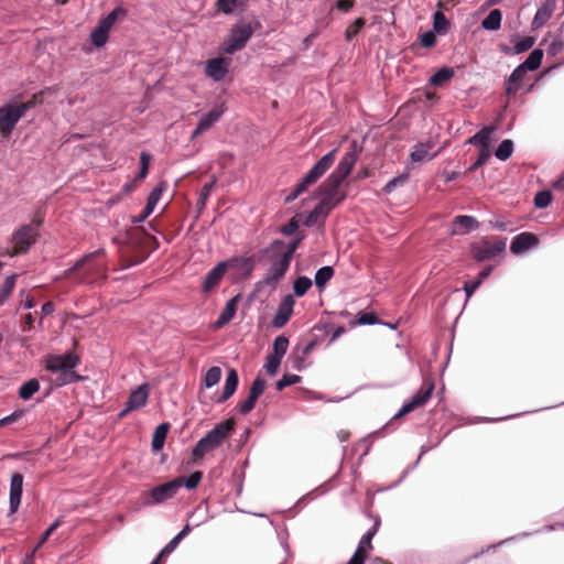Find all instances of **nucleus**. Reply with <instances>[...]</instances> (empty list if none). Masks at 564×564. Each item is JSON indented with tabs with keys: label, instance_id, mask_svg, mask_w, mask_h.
Segmentation results:
<instances>
[{
	"label": "nucleus",
	"instance_id": "nucleus-1",
	"mask_svg": "<svg viewBox=\"0 0 564 564\" xmlns=\"http://www.w3.org/2000/svg\"><path fill=\"white\" fill-rule=\"evenodd\" d=\"M283 248L284 241L275 239L260 251L261 258L270 263L264 276V282L268 285H275L282 280L290 267L291 260L284 254Z\"/></svg>",
	"mask_w": 564,
	"mask_h": 564
},
{
	"label": "nucleus",
	"instance_id": "nucleus-2",
	"mask_svg": "<svg viewBox=\"0 0 564 564\" xmlns=\"http://www.w3.org/2000/svg\"><path fill=\"white\" fill-rule=\"evenodd\" d=\"M79 357L74 352L65 355H50L45 358V367L48 371L61 372L57 378L58 384L76 382L83 379L73 369L78 365Z\"/></svg>",
	"mask_w": 564,
	"mask_h": 564
},
{
	"label": "nucleus",
	"instance_id": "nucleus-3",
	"mask_svg": "<svg viewBox=\"0 0 564 564\" xmlns=\"http://www.w3.org/2000/svg\"><path fill=\"white\" fill-rule=\"evenodd\" d=\"M337 150L334 149L327 154H325L322 159H319L314 166L308 171L302 182L296 186L293 193L285 197V203H291L296 199L302 193L307 191V188L315 184L334 164L336 159Z\"/></svg>",
	"mask_w": 564,
	"mask_h": 564
},
{
	"label": "nucleus",
	"instance_id": "nucleus-4",
	"mask_svg": "<svg viewBox=\"0 0 564 564\" xmlns=\"http://www.w3.org/2000/svg\"><path fill=\"white\" fill-rule=\"evenodd\" d=\"M235 431V425H215L205 437L200 438L193 448V459L199 460L206 454L215 451Z\"/></svg>",
	"mask_w": 564,
	"mask_h": 564
},
{
	"label": "nucleus",
	"instance_id": "nucleus-5",
	"mask_svg": "<svg viewBox=\"0 0 564 564\" xmlns=\"http://www.w3.org/2000/svg\"><path fill=\"white\" fill-rule=\"evenodd\" d=\"M42 220H36L35 224L21 226L12 236L13 249L1 252V256L14 257L25 253L29 248L35 243L39 232L37 228L41 226Z\"/></svg>",
	"mask_w": 564,
	"mask_h": 564
},
{
	"label": "nucleus",
	"instance_id": "nucleus-6",
	"mask_svg": "<svg viewBox=\"0 0 564 564\" xmlns=\"http://www.w3.org/2000/svg\"><path fill=\"white\" fill-rule=\"evenodd\" d=\"M343 182L344 181L341 178L330 174L326 181L319 185L316 193L322 196L319 202L322 206L332 210L336 205L344 200L346 194L339 189Z\"/></svg>",
	"mask_w": 564,
	"mask_h": 564
},
{
	"label": "nucleus",
	"instance_id": "nucleus-7",
	"mask_svg": "<svg viewBox=\"0 0 564 564\" xmlns=\"http://www.w3.org/2000/svg\"><path fill=\"white\" fill-rule=\"evenodd\" d=\"M126 9L118 7L113 9L106 18L101 19L98 25L94 29L90 34L91 42L95 46L101 47L104 46L109 36V31L116 23L119 18H123L126 15Z\"/></svg>",
	"mask_w": 564,
	"mask_h": 564
},
{
	"label": "nucleus",
	"instance_id": "nucleus-8",
	"mask_svg": "<svg viewBox=\"0 0 564 564\" xmlns=\"http://www.w3.org/2000/svg\"><path fill=\"white\" fill-rule=\"evenodd\" d=\"M253 34V28L250 23H237L229 32V35L225 42L224 52L227 54H234L245 47L249 39Z\"/></svg>",
	"mask_w": 564,
	"mask_h": 564
},
{
	"label": "nucleus",
	"instance_id": "nucleus-9",
	"mask_svg": "<svg viewBox=\"0 0 564 564\" xmlns=\"http://www.w3.org/2000/svg\"><path fill=\"white\" fill-rule=\"evenodd\" d=\"M506 250V241L499 237L484 238L471 246V254L475 260L481 262L490 260Z\"/></svg>",
	"mask_w": 564,
	"mask_h": 564
},
{
	"label": "nucleus",
	"instance_id": "nucleus-10",
	"mask_svg": "<svg viewBox=\"0 0 564 564\" xmlns=\"http://www.w3.org/2000/svg\"><path fill=\"white\" fill-rule=\"evenodd\" d=\"M25 108L19 104H9L0 108V132L3 138L11 134L17 122L25 115Z\"/></svg>",
	"mask_w": 564,
	"mask_h": 564
},
{
	"label": "nucleus",
	"instance_id": "nucleus-11",
	"mask_svg": "<svg viewBox=\"0 0 564 564\" xmlns=\"http://www.w3.org/2000/svg\"><path fill=\"white\" fill-rule=\"evenodd\" d=\"M434 383L425 381L422 388L412 397L411 400L405 402L398 413L394 414L393 420H399L405 414L423 406L432 395Z\"/></svg>",
	"mask_w": 564,
	"mask_h": 564
},
{
	"label": "nucleus",
	"instance_id": "nucleus-12",
	"mask_svg": "<svg viewBox=\"0 0 564 564\" xmlns=\"http://www.w3.org/2000/svg\"><path fill=\"white\" fill-rule=\"evenodd\" d=\"M434 383L425 381L422 388L412 397L411 400L405 402L398 413L394 414L393 420H399L405 414L423 406L432 395Z\"/></svg>",
	"mask_w": 564,
	"mask_h": 564
},
{
	"label": "nucleus",
	"instance_id": "nucleus-13",
	"mask_svg": "<svg viewBox=\"0 0 564 564\" xmlns=\"http://www.w3.org/2000/svg\"><path fill=\"white\" fill-rule=\"evenodd\" d=\"M434 383L425 381L422 388L412 397L411 400L405 402L398 413L394 414L393 420H399L405 414L423 406L432 395Z\"/></svg>",
	"mask_w": 564,
	"mask_h": 564
},
{
	"label": "nucleus",
	"instance_id": "nucleus-14",
	"mask_svg": "<svg viewBox=\"0 0 564 564\" xmlns=\"http://www.w3.org/2000/svg\"><path fill=\"white\" fill-rule=\"evenodd\" d=\"M183 486V477H177L171 481L159 485L151 489L150 499L147 500V505H156L173 498L178 489Z\"/></svg>",
	"mask_w": 564,
	"mask_h": 564
},
{
	"label": "nucleus",
	"instance_id": "nucleus-15",
	"mask_svg": "<svg viewBox=\"0 0 564 564\" xmlns=\"http://www.w3.org/2000/svg\"><path fill=\"white\" fill-rule=\"evenodd\" d=\"M380 521L376 520L373 527L360 539L357 550L355 551L354 555L351 556L347 564H365L369 551L372 550L371 541L375 534L377 533Z\"/></svg>",
	"mask_w": 564,
	"mask_h": 564
},
{
	"label": "nucleus",
	"instance_id": "nucleus-16",
	"mask_svg": "<svg viewBox=\"0 0 564 564\" xmlns=\"http://www.w3.org/2000/svg\"><path fill=\"white\" fill-rule=\"evenodd\" d=\"M360 152L361 148L358 145L357 141H352L350 143L349 151L346 152L344 158L340 160L338 166L332 174L344 181L354 169L356 162L358 161Z\"/></svg>",
	"mask_w": 564,
	"mask_h": 564
},
{
	"label": "nucleus",
	"instance_id": "nucleus-17",
	"mask_svg": "<svg viewBox=\"0 0 564 564\" xmlns=\"http://www.w3.org/2000/svg\"><path fill=\"white\" fill-rule=\"evenodd\" d=\"M150 393V386L148 383H143L139 386L135 390H133L127 401L126 408L118 414L119 419H122L126 413L132 410L140 409L145 405Z\"/></svg>",
	"mask_w": 564,
	"mask_h": 564
},
{
	"label": "nucleus",
	"instance_id": "nucleus-18",
	"mask_svg": "<svg viewBox=\"0 0 564 564\" xmlns=\"http://www.w3.org/2000/svg\"><path fill=\"white\" fill-rule=\"evenodd\" d=\"M234 263V260L231 261H221L219 262L208 274L206 275L203 285L202 291L204 293H209L213 290H215L223 278L225 276L227 270L229 267H231Z\"/></svg>",
	"mask_w": 564,
	"mask_h": 564
},
{
	"label": "nucleus",
	"instance_id": "nucleus-19",
	"mask_svg": "<svg viewBox=\"0 0 564 564\" xmlns=\"http://www.w3.org/2000/svg\"><path fill=\"white\" fill-rule=\"evenodd\" d=\"M265 386H267L265 380L260 376H258L253 380V382L250 387L248 398L238 405V410L240 413L247 414L253 410L258 398L264 392Z\"/></svg>",
	"mask_w": 564,
	"mask_h": 564
},
{
	"label": "nucleus",
	"instance_id": "nucleus-20",
	"mask_svg": "<svg viewBox=\"0 0 564 564\" xmlns=\"http://www.w3.org/2000/svg\"><path fill=\"white\" fill-rule=\"evenodd\" d=\"M105 251L102 249L94 251L91 253L85 254L79 260L76 261V263L64 271L63 275L57 278V280L64 278V279H75L76 283H84L86 281V274L76 275L78 271H80L87 263H89L93 259L104 256Z\"/></svg>",
	"mask_w": 564,
	"mask_h": 564
},
{
	"label": "nucleus",
	"instance_id": "nucleus-21",
	"mask_svg": "<svg viewBox=\"0 0 564 564\" xmlns=\"http://www.w3.org/2000/svg\"><path fill=\"white\" fill-rule=\"evenodd\" d=\"M228 64L229 62L223 57L208 59L205 67V74L215 82H219L228 73Z\"/></svg>",
	"mask_w": 564,
	"mask_h": 564
},
{
	"label": "nucleus",
	"instance_id": "nucleus-22",
	"mask_svg": "<svg viewBox=\"0 0 564 564\" xmlns=\"http://www.w3.org/2000/svg\"><path fill=\"white\" fill-rule=\"evenodd\" d=\"M23 490V476L20 473H14L10 482V511L15 513L21 503Z\"/></svg>",
	"mask_w": 564,
	"mask_h": 564
},
{
	"label": "nucleus",
	"instance_id": "nucleus-23",
	"mask_svg": "<svg viewBox=\"0 0 564 564\" xmlns=\"http://www.w3.org/2000/svg\"><path fill=\"white\" fill-rule=\"evenodd\" d=\"M539 243V238L531 232L518 235L511 242L510 250L514 254H520Z\"/></svg>",
	"mask_w": 564,
	"mask_h": 564
},
{
	"label": "nucleus",
	"instance_id": "nucleus-24",
	"mask_svg": "<svg viewBox=\"0 0 564 564\" xmlns=\"http://www.w3.org/2000/svg\"><path fill=\"white\" fill-rule=\"evenodd\" d=\"M293 305L294 300L292 295H286L279 305V308L272 319L273 326L280 328L288 323L293 312Z\"/></svg>",
	"mask_w": 564,
	"mask_h": 564
},
{
	"label": "nucleus",
	"instance_id": "nucleus-25",
	"mask_svg": "<svg viewBox=\"0 0 564 564\" xmlns=\"http://www.w3.org/2000/svg\"><path fill=\"white\" fill-rule=\"evenodd\" d=\"M555 7V0H546L536 11L532 26L534 29H539L551 17L553 13Z\"/></svg>",
	"mask_w": 564,
	"mask_h": 564
},
{
	"label": "nucleus",
	"instance_id": "nucleus-26",
	"mask_svg": "<svg viewBox=\"0 0 564 564\" xmlns=\"http://www.w3.org/2000/svg\"><path fill=\"white\" fill-rule=\"evenodd\" d=\"M476 227H477V221L474 217L462 215V216L455 217V219L453 221V228L449 234L452 236L465 234Z\"/></svg>",
	"mask_w": 564,
	"mask_h": 564
},
{
	"label": "nucleus",
	"instance_id": "nucleus-27",
	"mask_svg": "<svg viewBox=\"0 0 564 564\" xmlns=\"http://www.w3.org/2000/svg\"><path fill=\"white\" fill-rule=\"evenodd\" d=\"M162 192H163V184H160L159 186H156L155 188L152 189V192L150 193V195L148 197L147 205H145L142 214L133 220L134 223L143 221L153 212L155 205L158 204V202L162 195Z\"/></svg>",
	"mask_w": 564,
	"mask_h": 564
},
{
	"label": "nucleus",
	"instance_id": "nucleus-28",
	"mask_svg": "<svg viewBox=\"0 0 564 564\" xmlns=\"http://www.w3.org/2000/svg\"><path fill=\"white\" fill-rule=\"evenodd\" d=\"M239 297L240 295H236L226 303L224 311L215 322V327H223L234 318Z\"/></svg>",
	"mask_w": 564,
	"mask_h": 564
},
{
	"label": "nucleus",
	"instance_id": "nucleus-29",
	"mask_svg": "<svg viewBox=\"0 0 564 564\" xmlns=\"http://www.w3.org/2000/svg\"><path fill=\"white\" fill-rule=\"evenodd\" d=\"M133 246L128 245L121 249V262L122 268H129L131 265L140 263L144 259V254L140 251H135L132 254Z\"/></svg>",
	"mask_w": 564,
	"mask_h": 564
},
{
	"label": "nucleus",
	"instance_id": "nucleus-30",
	"mask_svg": "<svg viewBox=\"0 0 564 564\" xmlns=\"http://www.w3.org/2000/svg\"><path fill=\"white\" fill-rule=\"evenodd\" d=\"M433 147L434 143L432 141L416 144L414 151H412L410 154L411 160L413 162H422L434 158L437 154V152L431 155L429 154L430 150H432Z\"/></svg>",
	"mask_w": 564,
	"mask_h": 564
},
{
	"label": "nucleus",
	"instance_id": "nucleus-31",
	"mask_svg": "<svg viewBox=\"0 0 564 564\" xmlns=\"http://www.w3.org/2000/svg\"><path fill=\"white\" fill-rule=\"evenodd\" d=\"M524 75L525 70L520 65L511 73L506 82V93L508 96L514 95L518 91Z\"/></svg>",
	"mask_w": 564,
	"mask_h": 564
},
{
	"label": "nucleus",
	"instance_id": "nucleus-32",
	"mask_svg": "<svg viewBox=\"0 0 564 564\" xmlns=\"http://www.w3.org/2000/svg\"><path fill=\"white\" fill-rule=\"evenodd\" d=\"M238 381L239 379L237 371L235 369H230L226 378L223 394L219 397V402L228 400L235 393L238 386Z\"/></svg>",
	"mask_w": 564,
	"mask_h": 564
},
{
	"label": "nucleus",
	"instance_id": "nucleus-33",
	"mask_svg": "<svg viewBox=\"0 0 564 564\" xmlns=\"http://www.w3.org/2000/svg\"><path fill=\"white\" fill-rule=\"evenodd\" d=\"M494 128L491 127H485L479 132H477L475 135L469 138L468 143L479 147L480 150H484L485 148H489L490 144V134L492 132Z\"/></svg>",
	"mask_w": 564,
	"mask_h": 564
},
{
	"label": "nucleus",
	"instance_id": "nucleus-34",
	"mask_svg": "<svg viewBox=\"0 0 564 564\" xmlns=\"http://www.w3.org/2000/svg\"><path fill=\"white\" fill-rule=\"evenodd\" d=\"M170 425H158L152 437V451L158 453L160 452L165 443L166 435L169 433Z\"/></svg>",
	"mask_w": 564,
	"mask_h": 564
},
{
	"label": "nucleus",
	"instance_id": "nucleus-35",
	"mask_svg": "<svg viewBox=\"0 0 564 564\" xmlns=\"http://www.w3.org/2000/svg\"><path fill=\"white\" fill-rule=\"evenodd\" d=\"M501 19H502L501 11L499 9H494L482 20L481 26L489 31H497L501 26Z\"/></svg>",
	"mask_w": 564,
	"mask_h": 564
},
{
	"label": "nucleus",
	"instance_id": "nucleus-36",
	"mask_svg": "<svg viewBox=\"0 0 564 564\" xmlns=\"http://www.w3.org/2000/svg\"><path fill=\"white\" fill-rule=\"evenodd\" d=\"M543 57L542 50H533L527 59L520 65L523 69L527 70H535L540 67Z\"/></svg>",
	"mask_w": 564,
	"mask_h": 564
},
{
	"label": "nucleus",
	"instance_id": "nucleus-37",
	"mask_svg": "<svg viewBox=\"0 0 564 564\" xmlns=\"http://www.w3.org/2000/svg\"><path fill=\"white\" fill-rule=\"evenodd\" d=\"M55 94V88L47 87L40 93L34 94L31 99H29L26 102H21L19 106H25V112L30 110L31 108H34L36 105H41L44 100L45 96H52Z\"/></svg>",
	"mask_w": 564,
	"mask_h": 564
},
{
	"label": "nucleus",
	"instance_id": "nucleus-38",
	"mask_svg": "<svg viewBox=\"0 0 564 564\" xmlns=\"http://www.w3.org/2000/svg\"><path fill=\"white\" fill-rule=\"evenodd\" d=\"M223 115L221 108H215L209 111L207 115L203 116L198 122V130L206 131L208 130Z\"/></svg>",
	"mask_w": 564,
	"mask_h": 564
},
{
	"label": "nucleus",
	"instance_id": "nucleus-39",
	"mask_svg": "<svg viewBox=\"0 0 564 564\" xmlns=\"http://www.w3.org/2000/svg\"><path fill=\"white\" fill-rule=\"evenodd\" d=\"M330 210L326 208L325 206H322V204H317L315 208L305 217V220L303 224L307 227H311L315 225L319 217L325 218Z\"/></svg>",
	"mask_w": 564,
	"mask_h": 564
},
{
	"label": "nucleus",
	"instance_id": "nucleus-40",
	"mask_svg": "<svg viewBox=\"0 0 564 564\" xmlns=\"http://www.w3.org/2000/svg\"><path fill=\"white\" fill-rule=\"evenodd\" d=\"M454 76V69L449 67H443L437 70L431 78L430 84L433 86H442L444 83L449 80Z\"/></svg>",
	"mask_w": 564,
	"mask_h": 564
},
{
	"label": "nucleus",
	"instance_id": "nucleus-41",
	"mask_svg": "<svg viewBox=\"0 0 564 564\" xmlns=\"http://www.w3.org/2000/svg\"><path fill=\"white\" fill-rule=\"evenodd\" d=\"M334 275V269L332 267H323L319 270H317L315 274V284L316 286L322 290L326 283L333 278Z\"/></svg>",
	"mask_w": 564,
	"mask_h": 564
},
{
	"label": "nucleus",
	"instance_id": "nucleus-42",
	"mask_svg": "<svg viewBox=\"0 0 564 564\" xmlns=\"http://www.w3.org/2000/svg\"><path fill=\"white\" fill-rule=\"evenodd\" d=\"M40 383L37 379H31L23 383L19 390V397L23 400H28L39 390Z\"/></svg>",
	"mask_w": 564,
	"mask_h": 564
},
{
	"label": "nucleus",
	"instance_id": "nucleus-43",
	"mask_svg": "<svg viewBox=\"0 0 564 564\" xmlns=\"http://www.w3.org/2000/svg\"><path fill=\"white\" fill-rule=\"evenodd\" d=\"M449 28V22L442 11H436L433 17V29L438 34H445Z\"/></svg>",
	"mask_w": 564,
	"mask_h": 564
},
{
	"label": "nucleus",
	"instance_id": "nucleus-44",
	"mask_svg": "<svg viewBox=\"0 0 564 564\" xmlns=\"http://www.w3.org/2000/svg\"><path fill=\"white\" fill-rule=\"evenodd\" d=\"M216 177L213 176L212 181L209 183H206L202 191H200V195H199V198L197 200V208H198V212H202L206 205V202H207V198L212 192V189L214 188V186L216 185Z\"/></svg>",
	"mask_w": 564,
	"mask_h": 564
},
{
	"label": "nucleus",
	"instance_id": "nucleus-45",
	"mask_svg": "<svg viewBox=\"0 0 564 564\" xmlns=\"http://www.w3.org/2000/svg\"><path fill=\"white\" fill-rule=\"evenodd\" d=\"M312 286V281L307 276H299L293 283L295 295L303 296Z\"/></svg>",
	"mask_w": 564,
	"mask_h": 564
},
{
	"label": "nucleus",
	"instance_id": "nucleus-46",
	"mask_svg": "<svg viewBox=\"0 0 564 564\" xmlns=\"http://www.w3.org/2000/svg\"><path fill=\"white\" fill-rule=\"evenodd\" d=\"M221 377V369L217 366L208 369L204 377V384L206 388H212L217 384Z\"/></svg>",
	"mask_w": 564,
	"mask_h": 564
},
{
	"label": "nucleus",
	"instance_id": "nucleus-47",
	"mask_svg": "<svg viewBox=\"0 0 564 564\" xmlns=\"http://www.w3.org/2000/svg\"><path fill=\"white\" fill-rule=\"evenodd\" d=\"M301 217H302L301 214H296L295 216H293L291 218V220L288 224L281 226L279 231L282 235H284V236H292V235H294L297 231V229H299L300 218Z\"/></svg>",
	"mask_w": 564,
	"mask_h": 564
},
{
	"label": "nucleus",
	"instance_id": "nucleus-48",
	"mask_svg": "<svg viewBox=\"0 0 564 564\" xmlns=\"http://www.w3.org/2000/svg\"><path fill=\"white\" fill-rule=\"evenodd\" d=\"M513 151V143L511 140H503L497 148L495 154L499 160H507L510 158Z\"/></svg>",
	"mask_w": 564,
	"mask_h": 564
},
{
	"label": "nucleus",
	"instance_id": "nucleus-49",
	"mask_svg": "<svg viewBox=\"0 0 564 564\" xmlns=\"http://www.w3.org/2000/svg\"><path fill=\"white\" fill-rule=\"evenodd\" d=\"M289 347V339L285 336H278L273 341V354L283 358Z\"/></svg>",
	"mask_w": 564,
	"mask_h": 564
},
{
	"label": "nucleus",
	"instance_id": "nucleus-50",
	"mask_svg": "<svg viewBox=\"0 0 564 564\" xmlns=\"http://www.w3.org/2000/svg\"><path fill=\"white\" fill-rule=\"evenodd\" d=\"M366 20L364 18L356 19L345 32V37L347 41H351L354 36L358 34V32L365 26Z\"/></svg>",
	"mask_w": 564,
	"mask_h": 564
},
{
	"label": "nucleus",
	"instance_id": "nucleus-51",
	"mask_svg": "<svg viewBox=\"0 0 564 564\" xmlns=\"http://www.w3.org/2000/svg\"><path fill=\"white\" fill-rule=\"evenodd\" d=\"M151 155L147 152H142L140 155V171L138 175L135 176V181L139 182L147 177L150 166Z\"/></svg>",
	"mask_w": 564,
	"mask_h": 564
},
{
	"label": "nucleus",
	"instance_id": "nucleus-52",
	"mask_svg": "<svg viewBox=\"0 0 564 564\" xmlns=\"http://www.w3.org/2000/svg\"><path fill=\"white\" fill-rule=\"evenodd\" d=\"M304 239V234L301 232L296 236L295 239L290 241L288 245L284 242L283 252L290 260H292L294 252L299 248L301 241Z\"/></svg>",
	"mask_w": 564,
	"mask_h": 564
},
{
	"label": "nucleus",
	"instance_id": "nucleus-53",
	"mask_svg": "<svg viewBox=\"0 0 564 564\" xmlns=\"http://www.w3.org/2000/svg\"><path fill=\"white\" fill-rule=\"evenodd\" d=\"M552 200V193L550 191H541L534 197V206L536 208H545Z\"/></svg>",
	"mask_w": 564,
	"mask_h": 564
},
{
	"label": "nucleus",
	"instance_id": "nucleus-54",
	"mask_svg": "<svg viewBox=\"0 0 564 564\" xmlns=\"http://www.w3.org/2000/svg\"><path fill=\"white\" fill-rule=\"evenodd\" d=\"M282 358L275 355H269L264 368L270 376H274L278 372Z\"/></svg>",
	"mask_w": 564,
	"mask_h": 564
},
{
	"label": "nucleus",
	"instance_id": "nucleus-55",
	"mask_svg": "<svg viewBox=\"0 0 564 564\" xmlns=\"http://www.w3.org/2000/svg\"><path fill=\"white\" fill-rule=\"evenodd\" d=\"M241 2V0H218L216 2V7L218 11H221L226 14H230L235 11L236 7Z\"/></svg>",
	"mask_w": 564,
	"mask_h": 564
},
{
	"label": "nucleus",
	"instance_id": "nucleus-56",
	"mask_svg": "<svg viewBox=\"0 0 564 564\" xmlns=\"http://www.w3.org/2000/svg\"><path fill=\"white\" fill-rule=\"evenodd\" d=\"M301 377L297 375H284L276 383L275 388L278 391H282L285 387L299 383Z\"/></svg>",
	"mask_w": 564,
	"mask_h": 564
},
{
	"label": "nucleus",
	"instance_id": "nucleus-57",
	"mask_svg": "<svg viewBox=\"0 0 564 564\" xmlns=\"http://www.w3.org/2000/svg\"><path fill=\"white\" fill-rule=\"evenodd\" d=\"M62 524V520L57 519L55 520L42 534L40 538V541L35 545V550H39L47 540L48 538L59 528Z\"/></svg>",
	"mask_w": 564,
	"mask_h": 564
},
{
	"label": "nucleus",
	"instance_id": "nucleus-58",
	"mask_svg": "<svg viewBox=\"0 0 564 564\" xmlns=\"http://www.w3.org/2000/svg\"><path fill=\"white\" fill-rule=\"evenodd\" d=\"M535 43V39L533 36H527L523 40L516 43L513 46V54H520L529 51Z\"/></svg>",
	"mask_w": 564,
	"mask_h": 564
},
{
	"label": "nucleus",
	"instance_id": "nucleus-59",
	"mask_svg": "<svg viewBox=\"0 0 564 564\" xmlns=\"http://www.w3.org/2000/svg\"><path fill=\"white\" fill-rule=\"evenodd\" d=\"M202 478H203L202 471H194L187 478L183 477V485L187 489H195L199 485Z\"/></svg>",
	"mask_w": 564,
	"mask_h": 564
},
{
	"label": "nucleus",
	"instance_id": "nucleus-60",
	"mask_svg": "<svg viewBox=\"0 0 564 564\" xmlns=\"http://www.w3.org/2000/svg\"><path fill=\"white\" fill-rule=\"evenodd\" d=\"M408 178H409V174L408 173H402L399 176L392 178L390 182H388L386 184L383 191L387 194H390L395 188V186L403 185L408 181Z\"/></svg>",
	"mask_w": 564,
	"mask_h": 564
},
{
	"label": "nucleus",
	"instance_id": "nucleus-61",
	"mask_svg": "<svg viewBox=\"0 0 564 564\" xmlns=\"http://www.w3.org/2000/svg\"><path fill=\"white\" fill-rule=\"evenodd\" d=\"M15 278H17L15 274H12V275L8 276L6 279V281L3 282V284L1 285L0 294L4 299H8L9 295L11 294V292L13 291V288H14V284H15Z\"/></svg>",
	"mask_w": 564,
	"mask_h": 564
},
{
	"label": "nucleus",
	"instance_id": "nucleus-62",
	"mask_svg": "<svg viewBox=\"0 0 564 564\" xmlns=\"http://www.w3.org/2000/svg\"><path fill=\"white\" fill-rule=\"evenodd\" d=\"M378 322V317L375 313H364L359 316V318L354 322L352 324L354 325H372V324H376Z\"/></svg>",
	"mask_w": 564,
	"mask_h": 564
},
{
	"label": "nucleus",
	"instance_id": "nucleus-63",
	"mask_svg": "<svg viewBox=\"0 0 564 564\" xmlns=\"http://www.w3.org/2000/svg\"><path fill=\"white\" fill-rule=\"evenodd\" d=\"M563 50V42L560 37H555L551 44L549 45L546 53L549 55L555 56Z\"/></svg>",
	"mask_w": 564,
	"mask_h": 564
},
{
	"label": "nucleus",
	"instance_id": "nucleus-64",
	"mask_svg": "<svg viewBox=\"0 0 564 564\" xmlns=\"http://www.w3.org/2000/svg\"><path fill=\"white\" fill-rule=\"evenodd\" d=\"M436 42V36L434 32L427 31L421 35V44L424 47H432Z\"/></svg>",
	"mask_w": 564,
	"mask_h": 564
}]
</instances>
